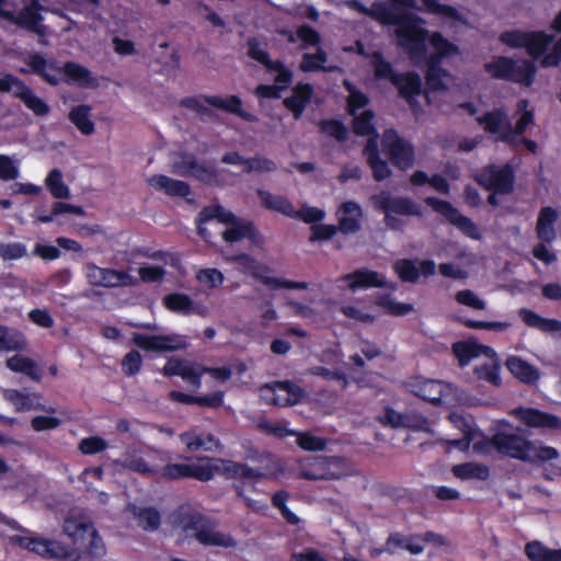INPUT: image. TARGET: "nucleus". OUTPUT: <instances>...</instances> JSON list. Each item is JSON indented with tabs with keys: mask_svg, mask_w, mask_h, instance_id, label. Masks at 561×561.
<instances>
[{
	"mask_svg": "<svg viewBox=\"0 0 561 561\" xmlns=\"http://www.w3.org/2000/svg\"><path fill=\"white\" fill-rule=\"evenodd\" d=\"M64 533L71 545L39 536L14 535L11 543L34 552L42 558L56 561H79L83 558L100 559L105 556V543L93 523L84 517L67 516L62 524Z\"/></svg>",
	"mask_w": 561,
	"mask_h": 561,
	"instance_id": "f257e3e1",
	"label": "nucleus"
},
{
	"mask_svg": "<svg viewBox=\"0 0 561 561\" xmlns=\"http://www.w3.org/2000/svg\"><path fill=\"white\" fill-rule=\"evenodd\" d=\"M24 61L28 69L21 70V72L38 76L45 83L51 87H57L60 82L88 89L99 87V81L92 72L76 61L69 60L60 65L58 59H47L37 51L30 53Z\"/></svg>",
	"mask_w": 561,
	"mask_h": 561,
	"instance_id": "f03ea898",
	"label": "nucleus"
},
{
	"mask_svg": "<svg viewBox=\"0 0 561 561\" xmlns=\"http://www.w3.org/2000/svg\"><path fill=\"white\" fill-rule=\"evenodd\" d=\"M248 458L260 465L259 468H252L247 463L224 460L222 471L228 479L240 480L245 482L247 480H279L285 476L286 469L279 458H277L271 451H260L257 449H251L248 454Z\"/></svg>",
	"mask_w": 561,
	"mask_h": 561,
	"instance_id": "7ed1b4c3",
	"label": "nucleus"
},
{
	"mask_svg": "<svg viewBox=\"0 0 561 561\" xmlns=\"http://www.w3.org/2000/svg\"><path fill=\"white\" fill-rule=\"evenodd\" d=\"M422 23L424 21L419 15L402 12L400 22L397 24V44L411 59H422L427 51L428 31L421 25Z\"/></svg>",
	"mask_w": 561,
	"mask_h": 561,
	"instance_id": "20e7f679",
	"label": "nucleus"
},
{
	"mask_svg": "<svg viewBox=\"0 0 561 561\" xmlns=\"http://www.w3.org/2000/svg\"><path fill=\"white\" fill-rule=\"evenodd\" d=\"M484 70L493 78L530 87L537 73L534 60L524 59L518 65L513 58L506 56L495 57L484 64Z\"/></svg>",
	"mask_w": 561,
	"mask_h": 561,
	"instance_id": "39448f33",
	"label": "nucleus"
},
{
	"mask_svg": "<svg viewBox=\"0 0 561 561\" xmlns=\"http://www.w3.org/2000/svg\"><path fill=\"white\" fill-rule=\"evenodd\" d=\"M178 524L185 533H192L196 540L204 546L232 548L236 540L231 535L216 531L211 528L209 519L199 512L181 513Z\"/></svg>",
	"mask_w": 561,
	"mask_h": 561,
	"instance_id": "423d86ee",
	"label": "nucleus"
},
{
	"mask_svg": "<svg viewBox=\"0 0 561 561\" xmlns=\"http://www.w3.org/2000/svg\"><path fill=\"white\" fill-rule=\"evenodd\" d=\"M204 103L229 114H233L248 123L259 122V117L255 114L242 108V99L236 94L228 95L227 98L218 95L185 96L180 100V106L198 114H207L209 112Z\"/></svg>",
	"mask_w": 561,
	"mask_h": 561,
	"instance_id": "0eeeda50",
	"label": "nucleus"
},
{
	"mask_svg": "<svg viewBox=\"0 0 561 561\" xmlns=\"http://www.w3.org/2000/svg\"><path fill=\"white\" fill-rule=\"evenodd\" d=\"M474 180L486 191L508 195L514 191L516 176L512 163L507 162L503 165L490 163L480 169Z\"/></svg>",
	"mask_w": 561,
	"mask_h": 561,
	"instance_id": "6e6552de",
	"label": "nucleus"
},
{
	"mask_svg": "<svg viewBox=\"0 0 561 561\" xmlns=\"http://www.w3.org/2000/svg\"><path fill=\"white\" fill-rule=\"evenodd\" d=\"M381 147L391 163L401 171H407L414 165V146L401 137L396 129L389 128L385 130Z\"/></svg>",
	"mask_w": 561,
	"mask_h": 561,
	"instance_id": "1a4fd4ad",
	"label": "nucleus"
},
{
	"mask_svg": "<svg viewBox=\"0 0 561 561\" xmlns=\"http://www.w3.org/2000/svg\"><path fill=\"white\" fill-rule=\"evenodd\" d=\"M425 204L434 211L445 217V219L461 231L462 234L472 239L481 240L482 234L478 226L469 217L462 215L450 202L428 196Z\"/></svg>",
	"mask_w": 561,
	"mask_h": 561,
	"instance_id": "9d476101",
	"label": "nucleus"
},
{
	"mask_svg": "<svg viewBox=\"0 0 561 561\" xmlns=\"http://www.w3.org/2000/svg\"><path fill=\"white\" fill-rule=\"evenodd\" d=\"M131 341L137 347L145 352H176L186 350L188 346L186 337L175 333L158 335L133 333Z\"/></svg>",
	"mask_w": 561,
	"mask_h": 561,
	"instance_id": "9b49d317",
	"label": "nucleus"
},
{
	"mask_svg": "<svg viewBox=\"0 0 561 561\" xmlns=\"http://www.w3.org/2000/svg\"><path fill=\"white\" fill-rule=\"evenodd\" d=\"M182 174L194 178L196 181L208 186H222L225 178L215 163L198 161L194 154L185 156L181 161Z\"/></svg>",
	"mask_w": 561,
	"mask_h": 561,
	"instance_id": "f8f14e48",
	"label": "nucleus"
},
{
	"mask_svg": "<svg viewBox=\"0 0 561 561\" xmlns=\"http://www.w3.org/2000/svg\"><path fill=\"white\" fill-rule=\"evenodd\" d=\"M44 7L39 0H32V2L21 9L16 14L11 11H1L0 16L15 24L20 28L26 30L38 36H45L46 27L43 24V15L41 11Z\"/></svg>",
	"mask_w": 561,
	"mask_h": 561,
	"instance_id": "ddd939ff",
	"label": "nucleus"
},
{
	"mask_svg": "<svg viewBox=\"0 0 561 561\" xmlns=\"http://www.w3.org/2000/svg\"><path fill=\"white\" fill-rule=\"evenodd\" d=\"M340 462L339 457H309L301 461L298 476L310 481L335 480L341 477V473L335 472L332 467H336Z\"/></svg>",
	"mask_w": 561,
	"mask_h": 561,
	"instance_id": "4468645a",
	"label": "nucleus"
},
{
	"mask_svg": "<svg viewBox=\"0 0 561 561\" xmlns=\"http://www.w3.org/2000/svg\"><path fill=\"white\" fill-rule=\"evenodd\" d=\"M390 4L376 0L369 7V18L381 24L397 25L404 10H420L415 0H388Z\"/></svg>",
	"mask_w": 561,
	"mask_h": 561,
	"instance_id": "2eb2a0df",
	"label": "nucleus"
},
{
	"mask_svg": "<svg viewBox=\"0 0 561 561\" xmlns=\"http://www.w3.org/2000/svg\"><path fill=\"white\" fill-rule=\"evenodd\" d=\"M374 206L382 213H391L401 216L421 217L422 211L412 198L404 196H392L389 192H381L373 197Z\"/></svg>",
	"mask_w": 561,
	"mask_h": 561,
	"instance_id": "dca6fc26",
	"label": "nucleus"
},
{
	"mask_svg": "<svg viewBox=\"0 0 561 561\" xmlns=\"http://www.w3.org/2000/svg\"><path fill=\"white\" fill-rule=\"evenodd\" d=\"M491 444L496 450L507 457L526 461L530 448V440L514 433L499 432L492 436Z\"/></svg>",
	"mask_w": 561,
	"mask_h": 561,
	"instance_id": "f3484780",
	"label": "nucleus"
},
{
	"mask_svg": "<svg viewBox=\"0 0 561 561\" xmlns=\"http://www.w3.org/2000/svg\"><path fill=\"white\" fill-rule=\"evenodd\" d=\"M205 367L190 363L182 358L171 357L167 360L161 373L165 377L179 376L183 380L187 381L194 389H198L202 386V377Z\"/></svg>",
	"mask_w": 561,
	"mask_h": 561,
	"instance_id": "a211bd4d",
	"label": "nucleus"
},
{
	"mask_svg": "<svg viewBox=\"0 0 561 561\" xmlns=\"http://www.w3.org/2000/svg\"><path fill=\"white\" fill-rule=\"evenodd\" d=\"M214 474L210 466L197 463H167L161 471V476L168 480L192 478L202 482L210 481Z\"/></svg>",
	"mask_w": 561,
	"mask_h": 561,
	"instance_id": "6ab92c4d",
	"label": "nucleus"
},
{
	"mask_svg": "<svg viewBox=\"0 0 561 561\" xmlns=\"http://www.w3.org/2000/svg\"><path fill=\"white\" fill-rule=\"evenodd\" d=\"M393 87L398 90L399 96L402 98L412 111H417L421 105L417 98L423 93V83L421 76L415 71L400 73L398 82L393 81Z\"/></svg>",
	"mask_w": 561,
	"mask_h": 561,
	"instance_id": "aec40b11",
	"label": "nucleus"
},
{
	"mask_svg": "<svg viewBox=\"0 0 561 561\" xmlns=\"http://www.w3.org/2000/svg\"><path fill=\"white\" fill-rule=\"evenodd\" d=\"M272 392L268 402L276 407H291L299 403L304 397L302 389L290 380L274 381L264 386Z\"/></svg>",
	"mask_w": 561,
	"mask_h": 561,
	"instance_id": "412c9836",
	"label": "nucleus"
},
{
	"mask_svg": "<svg viewBox=\"0 0 561 561\" xmlns=\"http://www.w3.org/2000/svg\"><path fill=\"white\" fill-rule=\"evenodd\" d=\"M85 276L88 283L95 287H116L126 284L129 278L127 272L105 268L88 263L85 265Z\"/></svg>",
	"mask_w": 561,
	"mask_h": 561,
	"instance_id": "4be33fe9",
	"label": "nucleus"
},
{
	"mask_svg": "<svg viewBox=\"0 0 561 561\" xmlns=\"http://www.w3.org/2000/svg\"><path fill=\"white\" fill-rule=\"evenodd\" d=\"M518 420L528 427L561 430V419L552 413L535 408H518L515 410Z\"/></svg>",
	"mask_w": 561,
	"mask_h": 561,
	"instance_id": "5701e85b",
	"label": "nucleus"
},
{
	"mask_svg": "<svg viewBox=\"0 0 561 561\" xmlns=\"http://www.w3.org/2000/svg\"><path fill=\"white\" fill-rule=\"evenodd\" d=\"M339 282L347 283L352 291L363 288H383L387 287V280L376 271L366 267L357 268L352 273L342 275Z\"/></svg>",
	"mask_w": 561,
	"mask_h": 561,
	"instance_id": "b1692460",
	"label": "nucleus"
},
{
	"mask_svg": "<svg viewBox=\"0 0 561 561\" xmlns=\"http://www.w3.org/2000/svg\"><path fill=\"white\" fill-rule=\"evenodd\" d=\"M337 228L343 234L357 233L362 228L363 210L358 203L346 201L337 209Z\"/></svg>",
	"mask_w": 561,
	"mask_h": 561,
	"instance_id": "393cba45",
	"label": "nucleus"
},
{
	"mask_svg": "<svg viewBox=\"0 0 561 561\" xmlns=\"http://www.w3.org/2000/svg\"><path fill=\"white\" fill-rule=\"evenodd\" d=\"M314 89L309 82H298L291 90V95L283 100V105L293 114L296 121L300 119L310 104Z\"/></svg>",
	"mask_w": 561,
	"mask_h": 561,
	"instance_id": "a878e982",
	"label": "nucleus"
},
{
	"mask_svg": "<svg viewBox=\"0 0 561 561\" xmlns=\"http://www.w3.org/2000/svg\"><path fill=\"white\" fill-rule=\"evenodd\" d=\"M411 392L424 401L440 404L446 385L440 380L415 377L410 381Z\"/></svg>",
	"mask_w": 561,
	"mask_h": 561,
	"instance_id": "bb28decb",
	"label": "nucleus"
},
{
	"mask_svg": "<svg viewBox=\"0 0 561 561\" xmlns=\"http://www.w3.org/2000/svg\"><path fill=\"white\" fill-rule=\"evenodd\" d=\"M4 399L10 402L15 412H25V411H46V412H55L54 408H46L42 403H39L41 396L38 393H24L21 390L16 389H7L4 391Z\"/></svg>",
	"mask_w": 561,
	"mask_h": 561,
	"instance_id": "cd10ccee",
	"label": "nucleus"
},
{
	"mask_svg": "<svg viewBox=\"0 0 561 561\" xmlns=\"http://www.w3.org/2000/svg\"><path fill=\"white\" fill-rule=\"evenodd\" d=\"M364 156L367 164L371 169L373 178L377 182H381L391 175V169L388 162L381 158L378 142L375 138H369L364 147Z\"/></svg>",
	"mask_w": 561,
	"mask_h": 561,
	"instance_id": "c85d7f7f",
	"label": "nucleus"
},
{
	"mask_svg": "<svg viewBox=\"0 0 561 561\" xmlns=\"http://www.w3.org/2000/svg\"><path fill=\"white\" fill-rule=\"evenodd\" d=\"M559 213L551 206H543L538 213L536 236L543 243H552L557 239L556 222Z\"/></svg>",
	"mask_w": 561,
	"mask_h": 561,
	"instance_id": "c756f323",
	"label": "nucleus"
},
{
	"mask_svg": "<svg viewBox=\"0 0 561 561\" xmlns=\"http://www.w3.org/2000/svg\"><path fill=\"white\" fill-rule=\"evenodd\" d=\"M148 184L157 191H161L171 197L187 198L192 190L188 183L169 178L168 175H152L148 180Z\"/></svg>",
	"mask_w": 561,
	"mask_h": 561,
	"instance_id": "7c9ffc66",
	"label": "nucleus"
},
{
	"mask_svg": "<svg viewBox=\"0 0 561 561\" xmlns=\"http://www.w3.org/2000/svg\"><path fill=\"white\" fill-rule=\"evenodd\" d=\"M451 351L460 367H466L471 362V359L480 356L481 354L495 355V352L491 346L482 345L474 341L455 342L451 345Z\"/></svg>",
	"mask_w": 561,
	"mask_h": 561,
	"instance_id": "2f4dec72",
	"label": "nucleus"
},
{
	"mask_svg": "<svg viewBox=\"0 0 561 561\" xmlns=\"http://www.w3.org/2000/svg\"><path fill=\"white\" fill-rule=\"evenodd\" d=\"M477 123L483 126L485 133L496 135V140L501 141V135L504 129L510 127V118L504 108H494L485 112L476 118Z\"/></svg>",
	"mask_w": 561,
	"mask_h": 561,
	"instance_id": "473e14b6",
	"label": "nucleus"
},
{
	"mask_svg": "<svg viewBox=\"0 0 561 561\" xmlns=\"http://www.w3.org/2000/svg\"><path fill=\"white\" fill-rule=\"evenodd\" d=\"M505 365L510 373L524 383L534 385L540 378L538 369L518 356L508 357Z\"/></svg>",
	"mask_w": 561,
	"mask_h": 561,
	"instance_id": "72a5a7b5",
	"label": "nucleus"
},
{
	"mask_svg": "<svg viewBox=\"0 0 561 561\" xmlns=\"http://www.w3.org/2000/svg\"><path fill=\"white\" fill-rule=\"evenodd\" d=\"M256 194L262 207L265 209L279 213L289 218L295 214V207L286 196L275 195L262 188L257 190Z\"/></svg>",
	"mask_w": 561,
	"mask_h": 561,
	"instance_id": "f704fd0d",
	"label": "nucleus"
},
{
	"mask_svg": "<svg viewBox=\"0 0 561 561\" xmlns=\"http://www.w3.org/2000/svg\"><path fill=\"white\" fill-rule=\"evenodd\" d=\"M431 46L434 53L427 58V61L436 60L442 64L444 58L459 54V47L449 42L440 32H434L430 36Z\"/></svg>",
	"mask_w": 561,
	"mask_h": 561,
	"instance_id": "c9c22d12",
	"label": "nucleus"
},
{
	"mask_svg": "<svg viewBox=\"0 0 561 561\" xmlns=\"http://www.w3.org/2000/svg\"><path fill=\"white\" fill-rule=\"evenodd\" d=\"M13 95L36 116H46L50 112V106L43 99L37 96L27 84H25L21 91H14Z\"/></svg>",
	"mask_w": 561,
	"mask_h": 561,
	"instance_id": "e433bc0d",
	"label": "nucleus"
},
{
	"mask_svg": "<svg viewBox=\"0 0 561 561\" xmlns=\"http://www.w3.org/2000/svg\"><path fill=\"white\" fill-rule=\"evenodd\" d=\"M25 347L26 339L22 332L0 324V352L23 351Z\"/></svg>",
	"mask_w": 561,
	"mask_h": 561,
	"instance_id": "4c0bfd02",
	"label": "nucleus"
},
{
	"mask_svg": "<svg viewBox=\"0 0 561 561\" xmlns=\"http://www.w3.org/2000/svg\"><path fill=\"white\" fill-rule=\"evenodd\" d=\"M92 107L87 104L73 106L69 112V121L80 130L82 135H92L95 124L90 118Z\"/></svg>",
	"mask_w": 561,
	"mask_h": 561,
	"instance_id": "58836bf2",
	"label": "nucleus"
},
{
	"mask_svg": "<svg viewBox=\"0 0 561 561\" xmlns=\"http://www.w3.org/2000/svg\"><path fill=\"white\" fill-rule=\"evenodd\" d=\"M5 365L10 370L24 374L34 381L38 382L42 379L37 364L33 359L23 355H13L7 359Z\"/></svg>",
	"mask_w": 561,
	"mask_h": 561,
	"instance_id": "ea45409f",
	"label": "nucleus"
},
{
	"mask_svg": "<svg viewBox=\"0 0 561 561\" xmlns=\"http://www.w3.org/2000/svg\"><path fill=\"white\" fill-rule=\"evenodd\" d=\"M427 69L425 72V82L427 89L433 92L446 91L447 84L444 82V78L449 77V71L442 67L436 60L426 62Z\"/></svg>",
	"mask_w": 561,
	"mask_h": 561,
	"instance_id": "a19ab883",
	"label": "nucleus"
},
{
	"mask_svg": "<svg viewBox=\"0 0 561 561\" xmlns=\"http://www.w3.org/2000/svg\"><path fill=\"white\" fill-rule=\"evenodd\" d=\"M453 473L461 480L478 479L485 481L490 478V468L479 462H465L453 467Z\"/></svg>",
	"mask_w": 561,
	"mask_h": 561,
	"instance_id": "79ce46f5",
	"label": "nucleus"
},
{
	"mask_svg": "<svg viewBox=\"0 0 561 561\" xmlns=\"http://www.w3.org/2000/svg\"><path fill=\"white\" fill-rule=\"evenodd\" d=\"M552 41L553 36L543 31H529L525 49L529 56L538 59L543 56Z\"/></svg>",
	"mask_w": 561,
	"mask_h": 561,
	"instance_id": "37998d69",
	"label": "nucleus"
},
{
	"mask_svg": "<svg viewBox=\"0 0 561 561\" xmlns=\"http://www.w3.org/2000/svg\"><path fill=\"white\" fill-rule=\"evenodd\" d=\"M525 554L531 561H561V549H549L537 540L526 543Z\"/></svg>",
	"mask_w": 561,
	"mask_h": 561,
	"instance_id": "c03bdc74",
	"label": "nucleus"
},
{
	"mask_svg": "<svg viewBox=\"0 0 561 561\" xmlns=\"http://www.w3.org/2000/svg\"><path fill=\"white\" fill-rule=\"evenodd\" d=\"M534 123V114L530 111H525L520 117L517 119L514 127L510 123V127L504 129V133L501 135V141L508 145H516L517 137L522 136L527 127Z\"/></svg>",
	"mask_w": 561,
	"mask_h": 561,
	"instance_id": "a18cd8bd",
	"label": "nucleus"
},
{
	"mask_svg": "<svg viewBox=\"0 0 561 561\" xmlns=\"http://www.w3.org/2000/svg\"><path fill=\"white\" fill-rule=\"evenodd\" d=\"M343 87L348 92V96L346 99L347 112L350 115L355 116L359 110L369 104V98L348 80L343 81Z\"/></svg>",
	"mask_w": 561,
	"mask_h": 561,
	"instance_id": "49530a36",
	"label": "nucleus"
},
{
	"mask_svg": "<svg viewBox=\"0 0 561 561\" xmlns=\"http://www.w3.org/2000/svg\"><path fill=\"white\" fill-rule=\"evenodd\" d=\"M423 10L456 22L466 23V18L453 5L440 3L438 0H422Z\"/></svg>",
	"mask_w": 561,
	"mask_h": 561,
	"instance_id": "de8ad7c7",
	"label": "nucleus"
},
{
	"mask_svg": "<svg viewBox=\"0 0 561 561\" xmlns=\"http://www.w3.org/2000/svg\"><path fill=\"white\" fill-rule=\"evenodd\" d=\"M163 305L172 312L183 313L185 316L192 314L193 299L186 294H168L163 297Z\"/></svg>",
	"mask_w": 561,
	"mask_h": 561,
	"instance_id": "09e8293b",
	"label": "nucleus"
},
{
	"mask_svg": "<svg viewBox=\"0 0 561 561\" xmlns=\"http://www.w3.org/2000/svg\"><path fill=\"white\" fill-rule=\"evenodd\" d=\"M61 214H73L81 216L84 214V211L81 206L67 204L62 202H56L53 205L50 214H44L41 213L39 209H36V214L34 217L36 222L48 224L51 222L56 216H59Z\"/></svg>",
	"mask_w": 561,
	"mask_h": 561,
	"instance_id": "8fccbe9b",
	"label": "nucleus"
},
{
	"mask_svg": "<svg viewBox=\"0 0 561 561\" xmlns=\"http://www.w3.org/2000/svg\"><path fill=\"white\" fill-rule=\"evenodd\" d=\"M375 113L373 110H365L353 119V131L357 136H371L377 140V130L374 126Z\"/></svg>",
	"mask_w": 561,
	"mask_h": 561,
	"instance_id": "3c124183",
	"label": "nucleus"
},
{
	"mask_svg": "<svg viewBox=\"0 0 561 561\" xmlns=\"http://www.w3.org/2000/svg\"><path fill=\"white\" fill-rule=\"evenodd\" d=\"M374 75L377 80H389L392 84L393 81L398 82L399 72L393 69L390 61L386 60L380 51L373 55Z\"/></svg>",
	"mask_w": 561,
	"mask_h": 561,
	"instance_id": "603ef678",
	"label": "nucleus"
},
{
	"mask_svg": "<svg viewBox=\"0 0 561 561\" xmlns=\"http://www.w3.org/2000/svg\"><path fill=\"white\" fill-rule=\"evenodd\" d=\"M393 271L403 283H417L420 270L412 259H399L393 263Z\"/></svg>",
	"mask_w": 561,
	"mask_h": 561,
	"instance_id": "864d4df0",
	"label": "nucleus"
},
{
	"mask_svg": "<svg viewBox=\"0 0 561 561\" xmlns=\"http://www.w3.org/2000/svg\"><path fill=\"white\" fill-rule=\"evenodd\" d=\"M45 184L53 197L65 199L70 196L69 187L64 183L62 173L59 169H53L46 176Z\"/></svg>",
	"mask_w": 561,
	"mask_h": 561,
	"instance_id": "5fc2aeb1",
	"label": "nucleus"
},
{
	"mask_svg": "<svg viewBox=\"0 0 561 561\" xmlns=\"http://www.w3.org/2000/svg\"><path fill=\"white\" fill-rule=\"evenodd\" d=\"M328 60V54L324 49L318 48L314 54L305 53L299 68L302 72L328 71L324 64Z\"/></svg>",
	"mask_w": 561,
	"mask_h": 561,
	"instance_id": "6e6d98bb",
	"label": "nucleus"
},
{
	"mask_svg": "<svg viewBox=\"0 0 561 561\" xmlns=\"http://www.w3.org/2000/svg\"><path fill=\"white\" fill-rule=\"evenodd\" d=\"M375 305L383 308L391 316H405L413 310L411 304L398 302L391 298L390 294H379L375 299Z\"/></svg>",
	"mask_w": 561,
	"mask_h": 561,
	"instance_id": "4d7b16f0",
	"label": "nucleus"
},
{
	"mask_svg": "<svg viewBox=\"0 0 561 561\" xmlns=\"http://www.w3.org/2000/svg\"><path fill=\"white\" fill-rule=\"evenodd\" d=\"M528 457L529 458L526 459V462H548L559 458V451L554 447L542 445L540 442H530Z\"/></svg>",
	"mask_w": 561,
	"mask_h": 561,
	"instance_id": "13d9d810",
	"label": "nucleus"
},
{
	"mask_svg": "<svg viewBox=\"0 0 561 561\" xmlns=\"http://www.w3.org/2000/svg\"><path fill=\"white\" fill-rule=\"evenodd\" d=\"M320 133L344 142L348 138V129L345 124L336 118L322 119L319 123Z\"/></svg>",
	"mask_w": 561,
	"mask_h": 561,
	"instance_id": "bf43d9fd",
	"label": "nucleus"
},
{
	"mask_svg": "<svg viewBox=\"0 0 561 561\" xmlns=\"http://www.w3.org/2000/svg\"><path fill=\"white\" fill-rule=\"evenodd\" d=\"M403 428H408L414 432H432L430 420L417 410H407L403 412Z\"/></svg>",
	"mask_w": 561,
	"mask_h": 561,
	"instance_id": "052dcab7",
	"label": "nucleus"
},
{
	"mask_svg": "<svg viewBox=\"0 0 561 561\" xmlns=\"http://www.w3.org/2000/svg\"><path fill=\"white\" fill-rule=\"evenodd\" d=\"M500 373L501 365L497 362L484 363L480 366H476L473 369V374L479 380L488 381L495 387L502 383Z\"/></svg>",
	"mask_w": 561,
	"mask_h": 561,
	"instance_id": "680f3d73",
	"label": "nucleus"
},
{
	"mask_svg": "<svg viewBox=\"0 0 561 561\" xmlns=\"http://www.w3.org/2000/svg\"><path fill=\"white\" fill-rule=\"evenodd\" d=\"M136 518L138 525L148 531H154L159 528L161 524V516L157 508L154 507H144L139 508L136 513Z\"/></svg>",
	"mask_w": 561,
	"mask_h": 561,
	"instance_id": "e2e57ef3",
	"label": "nucleus"
},
{
	"mask_svg": "<svg viewBox=\"0 0 561 561\" xmlns=\"http://www.w3.org/2000/svg\"><path fill=\"white\" fill-rule=\"evenodd\" d=\"M297 445L307 451H321L327 448L328 439L321 436L313 435L309 432H296Z\"/></svg>",
	"mask_w": 561,
	"mask_h": 561,
	"instance_id": "0e129e2a",
	"label": "nucleus"
},
{
	"mask_svg": "<svg viewBox=\"0 0 561 561\" xmlns=\"http://www.w3.org/2000/svg\"><path fill=\"white\" fill-rule=\"evenodd\" d=\"M529 31L512 30L500 34V42L512 48H525Z\"/></svg>",
	"mask_w": 561,
	"mask_h": 561,
	"instance_id": "69168bd1",
	"label": "nucleus"
},
{
	"mask_svg": "<svg viewBox=\"0 0 561 561\" xmlns=\"http://www.w3.org/2000/svg\"><path fill=\"white\" fill-rule=\"evenodd\" d=\"M121 365L126 376H136L141 369L142 357L138 351L131 350L123 357Z\"/></svg>",
	"mask_w": 561,
	"mask_h": 561,
	"instance_id": "338daca9",
	"label": "nucleus"
},
{
	"mask_svg": "<svg viewBox=\"0 0 561 561\" xmlns=\"http://www.w3.org/2000/svg\"><path fill=\"white\" fill-rule=\"evenodd\" d=\"M277 169V164L266 157L255 156L248 158L247 167L244 168L245 173L252 172H274Z\"/></svg>",
	"mask_w": 561,
	"mask_h": 561,
	"instance_id": "774afa93",
	"label": "nucleus"
}]
</instances>
